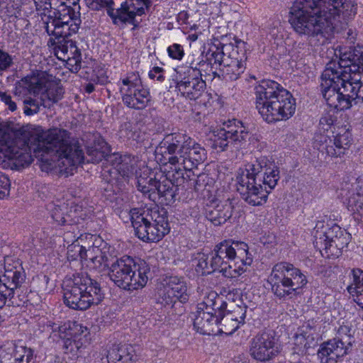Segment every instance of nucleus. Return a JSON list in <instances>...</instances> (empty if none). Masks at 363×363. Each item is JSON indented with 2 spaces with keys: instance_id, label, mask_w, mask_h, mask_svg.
Segmentation results:
<instances>
[{
  "instance_id": "45",
  "label": "nucleus",
  "mask_w": 363,
  "mask_h": 363,
  "mask_svg": "<svg viewBox=\"0 0 363 363\" xmlns=\"http://www.w3.org/2000/svg\"><path fill=\"white\" fill-rule=\"evenodd\" d=\"M67 208L66 206H55L52 209H50V214L52 218L59 225H63L68 223V220L67 218H69V216L65 213L64 210H67Z\"/></svg>"
},
{
  "instance_id": "29",
  "label": "nucleus",
  "mask_w": 363,
  "mask_h": 363,
  "mask_svg": "<svg viewBox=\"0 0 363 363\" xmlns=\"http://www.w3.org/2000/svg\"><path fill=\"white\" fill-rule=\"evenodd\" d=\"M249 249H246L247 255L243 256V259L235 258L229 259L226 260V264H223V267L218 269L222 272L223 275L228 278H233L241 275L246 271V268L244 267L250 266L252 262V257L248 251Z\"/></svg>"
},
{
  "instance_id": "28",
  "label": "nucleus",
  "mask_w": 363,
  "mask_h": 363,
  "mask_svg": "<svg viewBox=\"0 0 363 363\" xmlns=\"http://www.w3.org/2000/svg\"><path fill=\"white\" fill-rule=\"evenodd\" d=\"M151 98L149 89L146 88H127L122 94L123 103L129 108L135 110L145 108L151 101Z\"/></svg>"
},
{
  "instance_id": "34",
  "label": "nucleus",
  "mask_w": 363,
  "mask_h": 363,
  "mask_svg": "<svg viewBox=\"0 0 363 363\" xmlns=\"http://www.w3.org/2000/svg\"><path fill=\"white\" fill-rule=\"evenodd\" d=\"M350 133L348 131H345L342 134L338 133L334 136L333 140L330 141L333 144L326 145L325 147L327 155L335 157L344 155L345 150L350 147Z\"/></svg>"
},
{
  "instance_id": "14",
  "label": "nucleus",
  "mask_w": 363,
  "mask_h": 363,
  "mask_svg": "<svg viewBox=\"0 0 363 363\" xmlns=\"http://www.w3.org/2000/svg\"><path fill=\"white\" fill-rule=\"evenodd\" d=\"M21 82L30 94L35 96L40 95V104L45 108H50L64 96L63 87L45 77L28 76Z\"/></svg>"
},
{
  "instance_id": "19",
  "label": "nucleus",
  "mask_w": 363,
  "mask_h": 363,
  "mask_svg": "<svg viewBox=\"0 0 363 363\" xmlns=\"http://www.w3.org/2000/svg\"><path fill=\"white\" fill-rule=\"evenodd\" d=\"M235 43V46L233 43H229L228 45L223 47L226 50H232L227 58H225L220 70L223 78L225 80L235 81L238 79L245 69V50L241 55L238 52V49L244 48L245 43L241 40H236Z\"/></svg>"
},
{
  "instance_id": "2",
  "label": "nucleus",
  "mask_w": 363,
  "mask_h": 363,
  "mask_svg": "<svg viewBox=\"0 0 363 363\" xmlns=\"http://www.w3.org/2000/svg\"><path fill=\"white\" fill-rule=\"evenodd\" d=\"M356 11L352 0H295L289 21L298 34L328 38L333 33L340 12L351 16Z\"/></svg>"
},
{
  "instance_id": "4",
  "label": "nucleus",
  "mask_w": 363,
  "mask_h": 363,
  "mask_svg": "<svg viewBox=\"0 0 363 363\" xmlns=\"http://www.w3.org/2000/svg\"><path fill=\"white\" fill-rule=\"evenodd\" d=\"M256 108L268 123L286 121L296 111V99L279 83L269 79L262 80L255 87Z\"/></svg>"
},
{
  "instance_id": "60",
  "label": "nucleus",
  "mask_w": 363,
  "mask_h": 363,
  "mask_svg": "<svg viewBox=\"0 0 363 363\" xmlns=\"http://www.w3.org/2000/svg\"><path fill=\"white\" fill-rule=\"evenodd\" d=\"M164 69L160 67H154L149 72V77L150 79H156L159 82H163L164 80V76L163 74Z\"/></svg>"
},
{
  "instance_id": "62",
  "label": "nucleus",
  "mask_w": 363,
  "mask_h": 363,
  "mask_svg": "<svg viewBox=\"0 0 363 363\" xmlns=\"http://www.w3.org/2000/svg\"><path fill=\"white\" fill-rule=\"evenodd\" d=\"M0 96L1 101L8 106L10 111H14L17 109L16 104L11 100V96L10 95L6 94V93L0 92Z\"/></svg>"
},
{
  "instance_id": "38",
  "label": "nucleus",
  "mask_w": 363,
  "mask_h": 363,
  "mask_svg": "<svg viewBox=\"0 0 363 363\" xmlns=\"http://www.w3.org/2000/svg\"><path fill=\"white\" fill-rule=\"evenodd\" d=\"M363 271L359 268H354L352 270V283L347 286V291L352 296L353 301L356 302L362 308L363 303L362 302V293L363 292V284L360 279V276Z\"/></svg>"
},
{
  "instance_id": "8",
  "label": "nucleus",
  "mask_w": 363,
  "mask_h": 363,
  "mask_svg": "<svg viewBox=\"0 0 363 363\" xmlns=\"http://www.w3.org/2000/svg\"><path fill=\"white\" fill-rule=\"evenodd\" d=\"M150 272V266L145 260L135 261L129 256H125L111 263L108 276L119 288L133 291L146 285Z\"/></svg>"
},
{
  "instance_id": "11",
  "label": "nucleus",
  "mask_w": 363,
  "mask_h": 363,
  "mask_svg": "<svg viewBox=\"0 0 363 363\" xmlns=\"http://www.w3.org/2000/svg\"><path fill=\"white\" fill-rule=\"evenodd\" d=\"M251 138L249 128L242 121L233 119L224 123V127L213 131L212 147L225 151L229 146L242 148Z\"/></svg>"
},
{
  "instance_id": "63",
  "label": "nucleus",
  "mask_w": 363,
  "mask_h": 363,
  "mask_svg": "<svg viewBox=\"0 0 363 363\" xmlns=\"http://www.w3.org/2000/svg\"><path fill=\"white\" fill-rule=\"evenodd\" d=\"M34 4L35 6V9L38 11H43V14L45 16V18L48 16L46 14V11H48L49 1L50 0H33Z\"/></svg>"
},
{
  "instance_id": "3",
  "label": "nucleus",
  "mask_w": 363,
  "mask_h": 363,
  "mask_svg": "<svg viewBox=\"0 0 363 363\" xmlns=\"http://www.w3.org/2000/svg\"><path fill=\"white\" fill-rule=\"evenodd\" d=\"M279 179V168L267 157L261 156L239 169L238 191L247 204L262 206Z\"/></svg>"
},
{
  "instance_id": "46",
  "label": "nucleus",
  "mask_w": 363,
  "mask_h": 363,
  "mask_svg": "<svg viewBox=\"0 0 363 363\" xmlns=\"http://www.w3.org/2000/svg\"><path fill=\"white\" fill-rule=\"evenodd\" d=\"M135 159L130 155H123V162L119 166V174L123 177H128L134 169Z\"/></svg>"
},
{
  "instance_id": "36",
  "label": "nucleus",
  "mask_w": 363,
  "mask_h": 363,
  "mask_svg": "<svg viewBox=\"0 0 363 363\" xmlns=\"http://www.w3.org/2000/svg\"><path fill=\"white\" fill-rule=\"evenodd\" d=\"M356 192L351 194L348 199L347 209L352 212L355 221L361 223L362 219L363 194L362 186L357 185Z\"/></svg>"
},
{
  "instance_id": "47",
  "label": "nucleus",
  "mask_w": 363,
  "mask_h": 363,
  "mask_svg": "<svg viewBox=\"0 0 363 363\" xmlns=\"http://www.w3.org/2000/svg\"><path fill=\"white\" fill-rule=\"evenodd\" d=\"M84 247L79 243H72L67 247V259L69 261H83Z\"/></svg>"
},
{
  "instance_id": "6",
  "label": "nucleus",
  "mask_w": 363,
  "mask_h": 363,
  "mask_svg": "<svg viewBox=\"0 0 363 363\" xmlns=\"http://www.w3.org/2000/svg\"><path fill=\"white\" fill-rule=\"evenodd\" d=\"M63 301L69 308L86 311L104 298L100 284L87 274L74 275L63 282Z\"/></svg>"
},
{
  "instance_id": "22",
  "label": "nucleus",
  "mask_w": 363,
  "mask_h": 363,
  "mask_svg": "<svg viewBox=\"0 0 363 363\" xmlns=\"http://www.w3.org/2000/svg\"><path fill=\"white\" fill-rule=\"evenodd\" d=\"M207 158V152L204 147L191 139L189 146L186 147L181 157L177 156L168 159V162L172 165H177L174 169H179L184 171H191L197 168L198 165L203 163Z\"/></svg>"
},
{
  "instance_id": "57",
  "label": "nucleus",
  "mask_w": 363,
  "mask_h": 363,
  "mask_svg": "<svg viewBox=\"0 0 363 363\" xmlns=\"http://www.w3.org/2000/svg\"><path fill=\"white\" fill-rule=\"evenodd\" d=\"M335 120L336 117L335 116L325 113L320 119L319 125L320 128L324 130H328V128L333 125Z\"/></svg>"
},
{
  "instance_id": "31",
  "label": "nucleus",
  "mask_w": 363,
  "mask_h": 363,
  "mask_svg": "<svg viewBox=\"0 0 363 363\" xmlns=\"http://www.w3.org/2000/svg\"><path fill=\"white\" fill-rule=\"evenodd\" d=\"M52 330H57L60 333V337H62L63 335L64 337H72V339L82 337L84 343L86 342L87 328L76 321H67L60 325L54 324L52 325Z\"/></svg>"
},
{
  "instance_id": "18",
  "label": "nucleus",
  "mask_w": 363,
  "mask_h": 363,
  "mask_svg": "<svg viewBox=\"0 0 363 363\" xmlns=\"http://www.w3.org/2000/svg\"><path fill=\"white\" fill-rule=\"evenodd\" d=\"M190 296V288L184 277H169L160 294L158 301L164 306L173 307L177 302L187 303Z\"/></svg>"
},
{
  "instance_id": "32",
  "label": "nucleus",
  "mask_w": 363,
  "mask_h": 363,
  "mask_svg": "<svg viewBox=\"0 0 363 363\" xmlns=\"http://www.w3.org/2000/svg\"><path fill=\"white\" fill-rule=\"evenodd\" d=\"M107 14L111 18L113 23L121 28H124L134 16L131 11V4L129 1L122 2L118 9H113L112 6H108Z\"/></svg>"
},
{
  "instance_id": "30",
  "label": "nucleus",
  "mask_w": 363,
  "mask_h": 363,
  "mask_svg": "<svg viewBox=\"0 0 363 363\" xmlns=\"http://www.w3.org/2000/svg\"><path fill=\"white\" fill-rule=\"evenodd\" d=\"M220 315H209L205 313H196L194 319V327L202 335H211L215 333V328L221 324Z\"/></svg>"
},
{
  "instance_id": "24",
  "label": "nucleus",
  "mask_w": 363,
  "mask_h": 363,
  "mask_svg": "<svg viewBox=\"0 0 363 363\" xmlns=\"http://www.w3.org/2000/svg\"><path fill=\"white\" fill-rule=\"evenodd\" d=\"M191 138L182 133L167 134L160 144V148H164V157L168 161L177 156L181 157L183 152L186 150L191 143Z\"/></svg>"
},
{
  "instance_id": "26",
  "label": "nucleus",
  "mask_w": 363,
  "mask_h": 363,
  "mask_svg": "<svg viewBox=\"0 0 363 363\" xmlns=\"http://www.w3.org/2000/svg\"><path fill=\"white\" fill-rule=\"evenodd\" d=\"M33 350L25 345L12 343L0 350V363H33Z\"/></svg>"
},
{
  "instance_id": "7",
  "label": "nucleus",
  "mask_w": 363,
  "mask_h": 363,
  "mask_svg": "<svg viewBox=\"0 0 363 363\" xmlns=\"http://www.w3.org/2000/svg\"><path fill=\"white\" fill-rule=\"evenodd\" d=\"M184 179L182 169H174L172 175H161L159 179L155 177L140 176L137 178L136 187L150 201L167 206L177 200L178 186L184 183Z\"/></svg>"
},
{
  "instance_id": "35",
  "label": "nucleus",
  "mask_w": 363,
  "mask_h": 363,
  "mask_svg": "<svg viewBox=\"0 0 363 363\" xmlns=\"http://www.w3.org/2000/svg\"><path fill=\"white\" fill-rule=\"evenodd\" d=\"M72 34H66V36H55L57 40L58 48L55 49V55L60 60H65L66 57L71 55H76L81 51L76 45V42L69 38Z\"/></svg>"
},
{
  "instance_id": "21",
  "label": "nucleus",
  "mask_w": 363,
  "mask_h": 363,
  "mask_svg": "<svg viewBox=\"0 0 363 363\" xmlns=\"http://www.w3.org/2000/svg\"><path fill=\"white\" fill-rule=\"evenodd\" d=\"M176 88L185 98L196 100L206 90V83L199 69L189 68L181 79L177 80Z\"/></svg>"
},
{
  "instance_id": "13",
  "label": "nucleus",
  "mask_w": 363,
  "mask_h": 363,
  "mask_svg": "<svg viewBox=\"0 0 363 363\" xmlns=\"http://www.w3.org/2000/svg\"><path fill=\"white\" fill-rule=\"evenodd\" d=\"M26 280V273L21 267H12L5 268L3 274H0V305L3 308L4 306L18 307L25 303L24 296L16 294L19 288Z\"/></svg>"
},
{
  "instance_id": "54",
  "label": "nucleus",
  "mask_w": 363,
  "mask_h": 363,
  "mask_svg": "<svg viewBox=\"0 0 363 363\" xmlns=\"http://www.w3.org/2000/svg\"><path fill=\"white\" fill-rule=\"evenodd\" d=\"M169 56L174 60H182L184 55L183 47L180 44L174 43L167 48Z\"/></svg>"
},
{
  "instance_id": "64",
  "label": "nucleus",
  "mask_w": 363,
  "mask_h": 363,
  "mask_svg": "<svg viewBox=\"0 0 363 363\" xmlns=\"http://www.w3.org/2000/svg\"><path fill=\"white\" fill-rule=\"evenodd\" d=\"M218 301H220V297L218 296L216 293L212 292L209 294L207 298H206L205 300L201 303H205L208 305H210L211 307L216 308L218 305Z\"/></svg>"
},
{
  "instance_id": "51",
  "label": "nucleus",
  "mask_w": 363,
  "mask_h": 363,
  "mask_svg": "<svg viewBox=\"0 0 363 363\" xmlns=\"http://www.w3.org/2000/svg\"><path fill=\"white\" fill-rule=\"evenodd\" d=\"M123 85L127 86V88L132 89H141L144 88L142 84V81L138 73H131L122 80Z\"/></svg>"
},
{
  "instance_id": "49",
  "label": "nucleus",
  "mask_w": 363,
  "mask_h": 363,
  "mask_svg": "<svg viewBox=\"0 0 363 363\" xmlns=\"http://www.w3.org/2000/svg\"><path fill=\"white\" fill-rule=\"evenodd\" d=\"M314 338L307 335V333L303 330H301L300 333L296 334L295 336V345L305 350L311 347Z\"/></svg>"
},
{
  "instance_id": "55",
  "label": "nucleus",
  "mask_w": 363,
  "mask_h": 363,
  "mask_svg": "<svg viewBox=\"0 0 363 363\" xmlns=\"http://www.w3.org/2000/svg\"><path fill=\"white\" fill-rule=\"evenodd\" d=\"M86 4L93 10H99L103 7L111 6L113 4V0H86Z\"/></svg>"
},
{
  "instance_id": "48",
  "label": "nucleus",
  "mask_w": 363,
  "mask_h": 363,
  "mask_svg": "<svg viewBox=\"0 0 363 363\" xmlns=\"http://www.w3.org/2000/svg\"><path fill=\"white\" fill-rule=\"evenodd\" d=\"M23 112L26 116H33L38 113L40 111V101L38 100L28 98L23 101Z\"/></svg>"
},
{
  "instance_id": "42",
  "label": "nucleus",
  "mask_w": 363,
  "mask_h": 363,
  "mask_svg": "<svg viewBox=\"0 0 363 363\" xmlns=\"http://www.w3.org/2000/svg\"><path fill=\"white\" fill-rule=\"evenodd\" d=\"M208 259V255L204 253H199L194 258L193 261L196 263L195 270L198 274L203 276L217 271V269H214L213 266L211 267V259L210 262Z\"/></svg>"
},
{
  "instance_id": "58",
  "label": "nucleus",
  "mask_w": 363,
  "mask_h": 363,
  "mask_svg": "<svg viewBox=\"0 0 363 363\" xmlns=\"http://www.w3.org/2000/svg\"><path fill=\"white\" fill-rule=\"evenodd\" d=\"M123 155L115 152L108 155L106 160L118 172L119 166L123 162Z\"/></svg>"
},
{
  "instance_id": "25",
  "label": "nucleus",
  "mask_w": 363,
  "mask_h": 363,
  "mask_svg": "<svg viewBox=\"0 0 363 363\" xmlns=\"http://www.w3.org/2000/svg\"><path fill=\"white\" fill-rule=\"evenodd\" d=\"M67 139L68 145L69 147H70L72 150H79L82 153L81 155L83 159L79 163L74 164L72 160H68L65 157L62 156L60 157V160H65V161L62 162L63 164H65V162H67V164L70 166H77L80 164L84 163L85 160L86 161V162L99 163L105 158V152L104 150V148H105L107 146V143L101 137H99L96 140H94V146L89 147L87 148L86 157H84L82 150L80 148L79 145L76 144H71L69 141V133L68 131Z\"/></svg>"
},
{
  "instance_id": "5",
  "label": "nucleus",
  "mask_w": 363,
  "mask_h": 363,
  "mask_svg": "<svg viewBox=\"0 0 363 363\" xmlns=\"http://www.w3.org/2000/svg\"><path fill=\"white\" fill-rule=\"evenodd\" d=\"M363 72V51L362 48H354L341 55L340 61L336 63L335 75L344 99L348 101L350 108L352 103L357 104L363 101L358 93L362 86V74Z\"/></svg>"
},
{
  "instance_id": "20",
  "label": "nucleus",
  "mask_w": 363,
  "mask_h": 363,
  "mask_svg": "<svg viewBox=\"0 0 363 363\" xmlns=\"http://www.w3.org/2000/svg\"><path fill=\"white\" fill-rule=\"evenodd\" d=\"M246 249H249L247 244L244 242H235L232 240H224L216 245L211 252V267L217 270L226 264L225 261L229 259L237 257L243 259L247 255Z\"/></svg>"
},
{
  "instance_id": "56",
  "label": "nucleus",
  "mask_w": 363,
  "mask_h": 363,
  "mask_svg": "<svg viewBox=\"0 0 363 363\" xmlns=\"http://www.w3.org/2000/svg\"><path fill=\"white\" fill-rule=\"evenodd\" d=\"M83 261H89L91 264L96 260V256L99 254V247L90 246L88 249L84 247Z\"/></svg>"
},
{
  "instance_id": "37",
  "label": "nucleus",
  "mask_w": 363,
  "mask_h": 363,
  "mask_svg": "<svg viewBox=\"0 0 363 363\" xmlns=\"http://www.w3.org/2000/svg\"><path fill=\"white\" fill-rule=\"evenodd\" d=\"M220 47L214 45L209 48L205 55L206 61L211 65V67L218 68L219 71L224 63L225 58H227L225 52L228 50L223 47L228 45V44L220 43Z\"/></svg>"
},
{
  "instance_id": "9",
  "label": "nucleus",
  "mask_w": 363,
  "mask_h": 363,
  "mask_svg": "<svg viewBox=\"0 0 363 363\" xmlns=\"http://www.w3.org/2000/svg\"><path fill=\"white\" fill-rule=\"evenodd\" d=\"M272 294L281 301H286L299 294L308 283L305 274L287 262L276 264L268 277Z\"/></svg>"
},
{
  "instance_id": "39",
  "label": "nucleus",
  "mask_w": 363,
  "mask_h": 363,
  "mask_svg": "<svg viewBox=\"0 0 363 363\" xmlns=\"http://www.w3.org/2000/svg\"><path fill=\"white\" fill-rule=\"evenodd\" d=\"M320 235L331 240L332 242L337 245L340 247H347L348 245V236L347 233L341 230L338 225H335L331 228H327L326 230L319 232Z\"/></svg>"
},
{
  "instance_id": "59",
  "label": "nucleus",
  "mask_w": 363,
  "mask_h": 363,
  "mask_svg": "<svg viewBox=\"0 0 363 363\" xmlns=\"http://www.w3.org/2000/svg\"><path fill=\"white\" fill-rule=\"evenodd\" d=\"M68 4L63 0H50L49 1V6L48 11L49 13L51 12V10H54V11H57V10L65 9V8L68 7Z\"/></svg>"
},
{
  "instance_id": "10",
  "label": "nucleus",
  "mask_w": 363,
  "mask_h": 363,
  "mask_svg": "<svg viewBox=\"0 0 363 363\" xmlns=\"http://www.w3.org/2000/svg\"><path fill=\"white\" fill-rule=\"evenodd\" d=\"M131 223L135 235L147 242H157L170 231L167 211L164 208H153L140 213H133Z\"/></svg>"
},
{
  "instance_id": "12",
  "label": "nucleus",
  "mask_w": 363,
  "mask_h": 363,
  "mask_svg": "<svg viewBox=\"0 0 363 363\" xmlns=\"http://www.w3.org/2000/svg\"><path fill=\"white\" fill-rule=\"evenodd\" d=\"M43 28L50 36H66L75 34L82 23L79 11H76L70 5L65 9L53 11L46 18H42Z\"/></svg>"
},
{
  "instance_id": "27",
  "label": "nucleus",
  "mask_w": 363,
  "mask_h": 363,
  "mask_svg": "<svg viewBox=\"0 0 363 363\" xmlns=\"http://www.w3.org/2000/svg\"><path fill=\"white\" fill-rule=\"evenodd\" d=\"M137 355L132 345L120 343L113 345L101 358L102 363H129L135 361Z\"/></svg>"
},
{
  "instance_id": "53",
  "label": "nucleus",
  "mask_w": 363,
  "mask_h": 363,
  "mask_svg": "<svg viewBox=\"0 0 363 363\" xmlns=\"http://www.w3.org/2000/svg\"><path fill=\"white\" fill-rule=\"evenodd\" d=\"M11 182L9 177L0 172V199H4L9 195Z\"/></svg>"
},
{
  "instance_id": "15",
  "label": "nucleus",
  "mask_w": 363,
  "mask_h": 363,
  "mask_svg": "<svg viewBox=\"0 0 363 363\" xmlns=\"http://www.w3.org/2000/svg\"><path fill=\"white\" fill-rule=\"evenodd\" d=\"M336 62H330L321 75L320 91L327 104L337 111L350 108V104L344 99L339 83L335 75Z\"/></svg>"
},
{
  "instance_id": "43",
  "label": "nucleus",
  "mask_w": 363,
  "mask_h": 363,
  "mask_svg": "<svg viewBox=\"0 0 363 363\" xmlns=\"http://www.w3.org/2000/svg\"><path fill=\"white\" fill-rule=\"evenodd\" d=\"M113 257L109 253L106 247L100 248L99 254L96 256V260H93V267L101 270L109 269Z\"/></svg>"
},
{
  "instance_id": "1",
  "label": "nucleus",
  "mask_w": 363,
  "mask_h": 363,
  "mask_svg": "<svg viewBox=\"0 0 363 363\" xmlns=\"http://www.w3.org/2000/svg\"><path fill=\"white\" fill-rule=\"evenodd\" d=\"M67 130L52 128L44 130L38 126L28 132V140L23 147L9 146L11 164L16 169L28 166L33 156L40 162L43 171L52 170L60 162L62 156L72 160L74 164L83 159L79 150H72L67 143Z\"/></svg>"
},
{
  "instance_id": "52",
  "label": "nucleus",
  "mask_w": 363,
  "mask_h": 363,
  "mask_svg": "<svg viewBox=\"0 0 363 363\" xmlns=\"http://www.w3.org/2000/svg\"><path fill=\"white\" fill-rule=\"evenodd\" d=\"M13 57L9 52L0 49V75L13 65Z\"/></svg>"
},
{
  "instance_id": "33",
  "label": "nucleus",
  "mask_w": 363,
  "mask_h": 363,
  "mask_svg": "<svg viewBox=\"0 0 363 363\" xmlns=\"http://www.w3.org/2000/svg\"><path fill=\"white\" fill-rule=\"evenodd\" d=\"M314 247L320 251L322 256L328 258L338 257L344 247H340L332 242L331 240L320 235L318 230H316L314 235Z\"/></svg>"
},
{
  "instance_id": "50",
  "label": "nucleus",
  "mask_w": 363,
  "mask_h": 363,
  "mask_svg": "<svg viewBox=\"0 0 363 363\" xmlns=\"http://www.w3.org/2000/svg\"><path fill=\"white\" fill-rule=\"evenodd\" d=\"M66 61L70 70L73 73H77L82 67V54L81 51L76 53V55H71L66 57Z\"/></svg>"
},
{
  "instance_id": "16",
  "label": "nucleus",
  "mask_w": 363,
  "mask_h": 363,
  "mask_svg": "<svg viewBox=\"0 0 363 363\" xmlns=\"http://www.w3.org/2000/svg\"><path fill=\"white\" fill-rule=\"evenodd\" d=\"M280 352L281 345L273 330L261 332L250 340L249 352L251 357L257 362H269Z\"/></svg>"
},
{
  "instance_id": "61",
  "label": "nucleus",
  "mask_w": 363,
  "mask_h": 363,
  "mask_svg": "<svg viewBox=\"0 0 363 363\" xmlns=\"http://www.w3.org/2000/svg\"><path fill=\"white\" fill-rule=\"evenodd\" d=\"M196 313H205L209 315H215L216 313V308L214 307H211L210 305H208L205 303H199L197 305V311Z\"/></svg>"
},
{
  "instance_id": "44",
  "label": "nucleus",
  "mask_w": 363,
  "mask_h": 363,
  "mask_svg": "<svg viewBox=\"0 0 363 363\" xmlns=\"http://www.w3.org/2000/svg\"><path fill=\"white\" fill-rule=\"evenodd\" d=\"M247 307L241 306H235L233 309L226 315L224 322L227 323L228 321L233 322L235 325L236 323H244L246 315Z\"/></svg>"
},
{
  "instance_id": "41",
  "label": "nucleus",
  "mask_w": 363,
  "mask_h": 363,
  "mask_svg": "<svg viewBox=\"0 0 363 363\" xmlns=\"http://www.w3.org/2000/svg\"><path fill=\"white\" fill-rule=\"evenodd\" d=\"M118 135L123 141L140 140V132L138 131L137 125L130 121L121 125Z\"/></svg>"
},
{
  "instance_id": "40",
  "label": "nucleus",
  "mask_w": 363,
  "mask_h": 363,
  "mask_svg": "<svg viewBox=\"0 0 363 363\" xmlns=\"http://www.w3.org/2000/svg\"><path fill=\"white\" fill-rule=\"evenodd\" d=\"M63 340L62 349L65 354H69L72 358L78 357L82 349L84 347L83 338L72 339L69 337H60Z\"/></svg>"
},
{
  "instance_id": "17",
  "label": "nucleus",
  "mask_w": 363,
  "mask_h": 363,
  "mask_svg": "<svg viewBox=\"0 0 363 363\" xmlns=\"http://www.w3.org/2000/svg\"><path fill=\"white\" fill-rule=\"evenodd\" d=\"M347 327H341L338 330V337L321 345L318 351L321 363L337 362L350 352V348L355 341L350 335H347Z\"/></svg>"
},
{
  "instance_id": "23",
  "label": "nucleus",
  "mask_w": 363,
  "mask_h": 363,
  "mask_svg": "<svg viewBox=\"0 0 363 363\" xmlns=\"http://www.w3.org/2000/svg\"><path fill=\"white\" fill-rule=\"evenodd\" d=\"M233 208L230 199H213L206 204V217L214 225H220L232 217Z\"/></svg>"
}]
</instances>
